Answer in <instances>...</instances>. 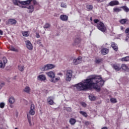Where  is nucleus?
<instances>
[{
    "instance_id": "nucleus-23",
    "label": "nucleus",
    "mask_w": 129,
    "mask_h": 129,
    "mask_svg": "<svg viewBox=\"0 0 129 129\" xmlns=\"http://www.w3.org/2000/svg\"><path fill=\"white\" fill-rule=\"evenodd\" d=\"M24 91L26 92V93H30V91H31V88H30V87L29 86H26L24 89Z\"/></svg>"
},
{
    "instance_id": "nucleus-22",
    "label": "nucleus",
    "mask_w": 129,
    "mask_h": 129,
    "mask_svg": "<svg viewBox=\"0 0 129 129\" xmlns=\"http://www.w3.org/2000/svg\"><path fill=\"white\" fill-rule=\"evenodd\" d=\"M69 122H70V123H71V124L73 125V124H75V123H76V119L73 118H71L70 119Z\"/></svg>"
},
{
    "instance_id": "nucleus-45",
    "label": "nucleus",
    "mask_w": 129,
    "mask_h": 129,
    "mask_svg": "<svg viewBox=\"0 0 129 129\" xmlns=\"http://www.w3.org/2000/svg\"><path fill=\"white\" fill-rule=\"evenodd\" d=\"M4 85H5V83H2L0 84V89H2Z\"/></svg>"
},
{
    "instance_id": "nucleus-24",
    "label": "nucleus",
    "mask_w": 129,
    "mask_h": 129,
    "mask_svg": "<svg viewBox=\"0 0 129 129\" xmlns=\"http://www.w3.org/2000/svg\"><path fill=\"white\" fill-rule=\"evenodd\" d=\"M80 42H81V38H80V37L77 38L75 40V43L76 45H78V44H79V43H80Z\"/></svg>"
},
{
    "instance_id": "nucleus-9",
    "label": "nucleus",
    "mask_w": 129,
    "mask_h": 129,
    "mask_svg": "<svg viewBox=\"0 0 129 129\" xmlns=\"http://www.w3.org/2000/svg\"><path fill=\"white\" fill-rule=\"evenodd\" d=\"M26 47L28 50H33V45L31 43V41L27 40L25 41Z\"/></svg>"
},
{
    "instance_id": "nucleus-48",
    "label": "nucleus",
    "mask_w": 129,
    "mask_h": 129,
    "mask_svg": "<svg viewBox=\"0 0 129 129\" xmlns=\"http://www.w3.org/2000/svg\"><path fill=\"white\" fill-rule=\"evenodd\" d=\"M66 109L67 111H69V112L71 111V108L70 107L67 108Z\"/></svg>"
},
{
    "instance_id": "nucleus-57",
    "label": "nucleus",
    "mask_w": 129,
    "mask_h": 129,
    "mask_svg": "<svg viewBox=\"0 0 129 129\" xmlns=\"http://www.w3.org/2000/svg\"><path fill=\"white\" fill-rule=\"evenodd\" d=\"M0 22H1V19H0Z\"/></svg>"
},
{
    "instance_id": "nucleus-13",
    "label": "nucleus",
    "mask_w": 129,
    "mask_h": 129,
    "mask_svg": "<svg viewBox=\"0 0 129 129\" xmlns=\"http://www.w3.org/2000/svg\"><path fill=\"white\" fill-rule=\"evenodd\" d=\"M119 3H118V1H112L109 3V5L111 7H113V6H117V5H119Z\"/></svg>"
},
{
    "instance_id": "nucleus-40",
    "label": "nucleus",
    "mask_w": 129,
    "mask_h": 129,
    "mask_svg": "<svg viewBox=\"0 0 129 129\" xmlns=\"http://www.w3.org/2000/svg\"><path fill=\"white\" fill-rule=\"evenodd\" d=\"M3 61L4 64H7V62H8V60L7 59V58L6 57H4L3 58Z\"/></svg>"
},
{
    "instance_id": "nucleus-20",
    "label": "nucleus",
    "mask_w": 129,
    "mask_h": 129,
    "mask_svg": "<svg viewBox=\"0 0 129 129\" xmlns=\"http://www.w3.org/2000/svg\"><path fill=\"white\" fill-rule=\"evenodd\" d=\"M101 53L103 55H106V54H107V53H108V49H107V48H103L101 50Z\"/></svg>"
},
{
    "instance_id": "nucleus-2",
    "label": "nucleus",
    "mask_w": 129,
    "mask_h": 129,
    "mask_svg": "<svg viewBox=\"0 0 129 129\" xmlns=\"http://www.w3.org/2000/svg\"><path fill=\"white\" fill-rule=\"evenodd\" d=\"M32 3L34 6H39V3L36 0H27L25 1H20L18 0H13V4L15 6H20V5H30Z\"/></svg>"
},
{
    "instance_id": "nucleus-3",
    "label": "nucleus",
    "mask_w": 129,
    "mask_h": 129,
    "mask_svg": "<svg viewBox=\"0 0 129 129\" xmlns=\"http://www.w3.org/2000/svg\"><path fill=\"white\" fill-rule=\"evenodd\" d=\"M94 22L95 24H97L96 27L98 30L101 31V32H103V33H105L106 31V27L104 25V24L103 23L99 21L98 19H94Z\"/></svg>"
},
{
    "instance_id": "nucleus-18",
    "label": "nucleus",
    "mask_w": 129,
    "mask_h": 129,
    "mask_svg": "<svg viewBox=\"0 0 129 129\" xmlns=\"http://www.w3.org/2000/svg\"><path fill=\"white\" fill-rule=\"evenodd\" d=\"M121 68L124 71H126L127 72H129V67L126 64H122Z\"/></svg>"
},
{
    "instance_id": "nucleus-31",
    "label": "nucleus",
    "mask_w": 129,
    "mask_h": 129,
    "mask_svg": "<svg viewBox=\"0 0 129 129\" xmlns=\"http://www.w3.org/2000/svg\"><path fill=\"white\" fill-rule=\"evenodd\" d=\"M102 62V59H96L95 60V63L96 64H100Z\"/></svg>"
},
{
    "instance_id": "nucleus-21",
    "label": "nucleus",
    "mask_w": 129,
    "mask_h": 129,
    "mask_svg": "<svg viewBox=\"0 0 129 129\" xmlns=\"http://www.w3.org/2000/svg\"><path fill=\"white\" fill-rule=\"evenodd\" d=\"M27 118L29 122V123L30 124V126H31L32 125V117L29 114H27Z\"/></svg>"
},
{
    "instance_id": "nucleus-5",
    "label": "nucleus",
    "mask_w": 129,
    "mask_h": 129,
    "mask_svg": "<svg viewBox=\"0 0 129 129\" xmlns=\"http://www.w3.org/2000/svg\"><path fill=\"white\" fill-rule=\"evenodd\" d=\"M19 7L20 8H22V9H28V10H29L27 11V12H28V13H29L30 14H32V13L34 12L33 5H29V4L22 5H20Z\"/></svg>"
},
{
    "instance_id": "nucleus-4",
    "label": "nucleus",
    "mask_w": 129,
    "mask_h": 129,
    "mask_svg": "<svg viewBox=\"0 0 129 129\" xmlns=\"http://www.w3.org/2000/svg\"><path fill=\"white\" fill-rule=\"evenodd\" d=\"M73 73V72H72L71 70H67L64 75V78H65L66 81H68V82L71 81V80L72 79Z\"/></svg>"
},
{
    "instance_id": "nucleus-8",
    "label": "nucleus",
    "mask_w": 129,
    "mask_h": 129,
    "mask_svg": "<svg viewBox=\"0 0 129 129\" xmlns=\"http://www.w3.org/2000/svg\"><path fill=\"white\" fill-rule=\"evenodd\" d=\"M29 114L30 115H35V105L34 104H32L30 106V110L29 112Z\"/></svg>"
},
{
    "instance_id": "nucleus-55",
    "label": "nucleus",
    "mask_w": 129,
    "mask_h": 129,
    "mask_svg": "<svg viewBox=\"0 0 129 129\" xmlns=\"http://www.w3.org/2000/svg\"><path fill=\"white\" fill-rule=\"evenodd\" d=\"M58 75H62V73H60L59 74H58Z\"/></svg>"
},
{
    "instance_id": "nucleus-29",
    "label": "nucleus",
    "mask_w": 129,
    "mask_h": 129,
    "mask_svg": "<svg viewBox=\"0 0 129 129\" xmlns=\"http://www.w3.org/2000/svg\"><path fill=\"white\" fill-rule=\"evenodd\" d=\"M121 7L119 8H114L113 9L114 12H115V13H118L119 12H121Z\"/></svg>"
},
{
    "instance_id": "nucleus-26",
    "label": "nucleus",
    "mask_w": 129,
    "mask_h": 129,
    "mask_svg": "<svg viewBox=\"0 0 129 129\" xmlns=\"http://www.w3.org/2000/svg\"><path fill=\"white\" fill-rule=\"evenodd\" d=\"M127 21V19H121L119 21V23L120 24H121L122 25H124V24H125Z\"/></svg>"
},
{
    "instance_id": "nucleus-32",
    "label": "nucleus",
    "mask_w": 129,
    "mask_h": 129,
    "mask_svg": "<svg viewBox=\"0 0 129 129\" xmlns=\"http://www.w3.org/2000/svg\"><path fill=\"white\" fill-rule=\"evenodd\" d=\"M18 69L20 70V71H24V70H25V67L24 66H19Z\"/></svg>"
},
{
    "instance_id": "nucleus-17",
    "label": "nucleus",
    "mask_w": 129,
    "mask_h": 129,
    "mask_svg": "<svg viewBox=\"0 0 129 129\" xmlns=\"http://www.w3.org/2000/svg\"><path fill=\"white\" fill-rule=\"evenodd\" d=\"M8 22L9 24H11V25H16L17 24V20L14 19H10L8 20Z\"/></svg>"
},
{
    "instance_id": "nucleus-12",
    "label": "nucleus",
    "mask_w": 129,
    "mask_h": 129,
    "mask_svg": "<svg viewBox=\"0 0 129 129\" xmlns=\"http://www.w3.org/2000/svg\"><path fill=\"white\" fill-rule=\"evenodd\" d=\"M46 75L49 77V78H52L53 77H55V73L50 71L46 73Z\"/></svg>"
},
{
    "instance_id": "nucleus-33",
    "label": "nucleus",
    "mask_w": 129,
    "mask_h": 129,
    "mask_svg": "<svg viewBox=\"0 0 129 129\" xmlns=\"http://www.w3.org/2000/svg\"><path fill=\"white\" fill-rule=\"evenodd\" d=\"M22 35L24 37H29V33L28 31H24L22 33Z\"/></svg>"
},
{
    "instance_id": "nucleus-49",
    "label": "nucleus",
    "mask_w": 129,
    "mask_h": 129,
    "mask_svg": "<svg viewBox=\"0 0 129 129\" xmlns=\"http://www.w3.org/2000/svg\"><path fill=\"white\" fill-rule=\"evenodd\" d=\"M41 43V41H37V44H40V46H41V47H43V44Z\"/></svg>"
},
{
    "instance_id": "nucleus-41",
    "label": "nucleus",
    "mask_w": 129,
    "mask_h": 129,
    "mask_svg": "<svg viewBox=\"0 0 129 129\" xmlns=\"http://www.w3.org/2000/svg\"><path fill=\"white\" fill-rule=\"evenodd\" d=\"M60 7H61V8H64L66 9V8H67V5H66V4L65 3H61Z\"/></svg>"
},
{
    "instance_id": "nucleus-50",
    "label": "nucleus",
    "mask_w": 129,
    "mask_h": 129,
    "mask_svg": "<svg viewBox=\"0 0 129 129\" xmlns=\"http://www.w3.org/2000/svg\"><path fill=\"white\" fill-rule=\"evenodd\" d=\"M85 124L86 125H89V122H88V121H86V122H85Z\"/></svg>"
},
{
    "instance_id": "nucleus-35",
    "label": "nucleus",
    "mask_w": 129,
    "mask_h": 129,
    "mask_svg": "<svg viewBox=\"0 0 129 129\" xmlns=\"http://www.w3.org/2000/svg\"><path fill=\"white\" fill-rule=\"evenodd\" d=\"M10 50L13 51V52H18V49L14 47V46H11L10 47Z\"/></svg>"
},
{
    "instance_id": "nucleus-1",
    "label": "nucleus",
    "mask_w": 129,
    "mask_h": 129,
    "mask_svg": "<svg viewBox=\"0 0 129 129\" xmlns=\"http://www.w3.org/2000/svg\"><path fill=\"white\" fill-rule=\"evenodd\" d=\"M104 81L100 76L95 75H92L89 78L84 80V81L73 85V87H76L78 91H87L91 88H94L98 92L100 91V87L103 86Z\"/></svg>"
},
{
    "instance_id": "nucleus-15",
    "label": "nucleus",
    "mask_w": 129,
    "mask_h": 129,
    "mask_svg": "<svg viewBox=\"0 0 129 129\" xmlns=\"http://www.w3.org/2000/svg\"><path fill=\"white\" fill-rule=\"evenodd\" d=\"M47 102L50 105H53V104H54V101H53L52 97H49L47 99Z\"/></svg>"
},
{
    "instance_id": "nucleus-52",
    "label": "nucleus",
    "mask_w": 129,
    "mask_h": 129,
    "mask_svg": "<svg viewBox=\"0 0 129 129\" xmlns=\"http://www.w3.org/2000/svg\"><path fill=\"white\" fill-rule=\"evenodd\" d=\"M124 28H123V27L122 26H120V30L121 31H122V30H123Z\"/></svg>"
},
{
    "instance_id": "nucleus-47",
    "label": "nucleus",
    "mask_w": 129,
    "mask_h": 129,
    "mask_svg": "<svg viewBox=\"0 0 129 129\" xmlns=\"http://www.w3.org/2000/svg\"><path fill=\"white\" fill-rule=\"evenodd\" d=\"M36 38H40V35L38 33H36Z\"/></svg>"
},
{
    "instance_id": "nucleus-25",
    "label": "nucleus",
    "mask_w": 129,
    "mask_h": 129,
    "mask_svg": "<svg viewBox=\"0 0 129 129\" xmlns=\"http://www.w3.org/2000/svg\"><path fill=\"white\" fill-rule=\"evenodd\" d=\"M121 8H122L123 11H124V12H125L126 13H128L129 12V8H127V7L124 6H122L121 7Z\"/></svg>"
},
{
    "instance_id": "nucleus-56",
    "label": "nucleus",
    "mask_w": 129,
    "mask_h": 129,
    "mask_svg": "<svg viewBox=\"0 0 129 129\" xmlns=\"http://www.w3.org/2000/svg\"><path fill=\"white\" fill-rule=\"evenodd\" d=\"M15 129H18V128L16 127Z\"/></svg>"
},
{
    "instance_id": "nucleus-11",
    "label": "nucleus",
    "mask_w": 129,
    "mask_h": 129,
    "mask_svg": "<svg viewBox=\"0 0 129 129\" xmlns=\"http://www.w3.org/2000/svg\"><path fill=\"white\" fill-rule=\"evenodd\" d=\"M46 79V76L44 75H40L38 77V80H39V81H45Z\"/></svg>"
},
{
    "instance_id": "nucleus-27",
    "label": "nucleus",
    "mask_w": 129,
    "mask_h": 129,
    "mask_svg": "<svg viewBox=\"0 0 129 129\" xmlns=\"http://www.w3.org/2000/svg\"><path fill=\"white\" fill-rule=\"evenodd\" d=\"M89 99L91 101H93L95 100L96 98H95V96H94L93 95H89Z\"/></svg>"
},
{
    "instance_id": "nucleus-10",
    "label": "nucleus",
    "mask_w": 129,
    "mask_h": 129,
    "mask_svg": "<svg viewBox=\"0 0 129 129\" xmlns=\"http://www.w3.org/2000/svg\"><path fill=\"white\" fill-rule=\"evenodd\" d=\"M60 19L61 21H63V22H66L68 21V16L66 15H61L60 16Z\"/></svg>"
},
{
    "instance_id": "nucleus-44",
    "label": "nucleus",
    "mask_w": 129,
    "mask_h": 129,
    "mask_svg": "<svg viewBox=\"0 0 129 129\" xmlns=\"http://www.w3.org/2000/svg\"><path fill=\"white\" fill-rule=\"evenodd\" d=\"M128 39H129V34H127L125 37V41H126V42H127V41H128Z\"/></svg>"
},
{
    "instance_id": "nucleus-16",
    "label": "nucleus",
    "mask_w": 129,
    "mask_h": 129,
    "mask_svg": "<svg viewBox=\"0 0 129 129\" xmlns=\"http://www.w3.org/2000/svg\"><path fill=\"white\" fill-rule=\"evenodd\" d=\"M112 67L116 70V71H119L120 70V68L119 67V66L116 64H112Z\"/></svg>"
},
{
    "instance_id": "nucleus-19",
    "label": "nucleus",
    "mask_w": 129,
    "mask_h": 129,
    "mask_svg": "<svg viewBox=\"0 0 129 129\" xmlns=\"http://www.w3.org/2000/svg\"><path fill=\"white\" fill-rule=\"evenodd\" d=\"M59 80H60L59 77L56 78L55 77H52V78L51 79L50 82H53L55 83V82H57V81H59Z\"/></svg>"
},
{
    "instance_id": "nucleus-39",
    "label": "nucleus",
    "mask_w": 129,
    "mask_h": 129,
    "mask_svg": "<svg viewBox=\"0 0 129 129\" xmlns=\"http://www.w3.org/2000/svg\"><path fill=\"white\" fill-rule=\"evenodd\" d=\"M87 9L88 10H90V11H91V10H92V9H93V6H92V5H87Z\"/></svg>"
},
{
    "instance_id": "nucleus-58",
    "label": "nucleus",
    "mask_w": 129,
    "mask_h": 129,
    "mask_svg": "<svg viewBox=\"0 0 129 129\" xmlns=\"http://www.w3.org/2000/svg\"><path fill=\"white\" fill-rule=\"evenodd\" d=\"M0 38H1V36H0Z\"/></svg>"
},
{
    "instance_id": "nucleus-42",
    "label": "nucleus",
    "mask_w": 129,
    "mask_h": 129,
    "mask_svg": "<svg viewBox=\"0 0 129 129\" xmlns=\"http://www.w3.org/2000/svg\"><path fill=\"white\" fill-rule=\"evenodd\" d=\"M5 104L4 102H2L0 103V107L1 108H4L5 107Z\"/></svg>"
},
{
    "instance_id": "nucleus-43",
    "label": "nucleus",
    "mask_w": 129,
    "mask_h": 129,
    "mask_svg": "<svg viewBox=\"0 0 129 129\" xmlns=\"http://www.w3.org/2000/svg\"><path fill=\"white\" fill-rule=\"evenodd\" d=\"M81 104L83 106V107H86V103H85L84 102H82L81 103Z\"/></svg>"
},
{
    "instance_id": "nucleus-14",
    "label": "nucleus",
    "mask_w": 129,
    "mask_h": 129,
    "mask_svg": "<svg viewBox=\"0 0 129 129\" xmlns=\"http://www.w3.org/2000/svg\"><path fill=\"white\" fill-rule=\"evenodd\" d=\"M111 46L113 49L114 51H117L118 50V47L117 46V44L115 42H112Z\"/></svg>"
},
{
    "instance_id": "nucleus-30",
    "label": "nucleus",
    "mask_w": 129,
    "mask_h": 129,
    "mask_svg": "<svg viewBox=\"0 0 129 129\" xmlns=\"http://www.w3.org/2000/svg\"><path fill=\"white\" fill-rule=\"evenodd\" d=\"M80 114H82V115H83V116H85V117H87V113H86V112L80 111Z\"/></svg>"
},
{
    "instance_id": "nucleus-53",
    "label": "nucleus",
    "mask_w": 129,
    "mask_h": 129,
    "mask_svg": "<svg viewBox=\"0 0 129 129\" xmlns=\"http://www.w3.org/2000/svg\"><path fill=\"white\" fill-rule=\"evenodd\" d=\"M90 21H92V17H90Z\"/></svg>"
},
{
    "instance_id": "nucleus-46",
    "label": "nucleus",
    "mask_w": 129,
    "mask_h": 129,
    "mask_svg": "<svg viewBox=\"0 0 129 129\" xmlns=\"http://www.w3.org/2000/svg\"><path fill=\"white\" fill-rule=\"evenodd\" d=\"M96 2L97 3H102L104 2V0H96Z\"/></svg>"
},
{
    "instance_id": "nucleus-54",
    "label": "nucleus",
    "mask_w": 129,
    "mask_h": 129,
    "mask_svg": "<svg viewBox=\"0 0 129 129\" xmlns=\"http://www.w3.org/2000/svg\"><path fill=\"white\" fill-rule=\"evenodd\" d=\"M54 17H57V14H55V15H54Z\"/></svg>"
},
{
    "instance_id": "nucleus-37",
    "label": "nucleus",
    "mask_w": 129,
    "mask_h": 129,
    "mask_svg": "<svg viewBox=\"0 0 129 129\" xmlns=\"http://www.w3.org/2000/svg\"><path fill=\"white\" fill-rule=\"evenodd\" d=\"M5 63H3V61L0 60V68H5Z\"/></svg>"
},
{
    "instance_id": "nucleus-6",
    "label": "nucleus",
    "mask_w": 129,
    "mask_h": 129,
    "mask_svg": "<svg viewBox=\"0 0 129 129\" xmlns=\"http://www.w3.org/2000/svg\"><path fill=\"white\" fill-rule=\"evenodd\" d=\"M55 68V66L53 64H47L45 65L43 68H42V71H47V70H50V69H53Z\"/></svg>"
},
{
    "instance_id": "nucleus-28",
    "label": "nucleus",
    "mask_w": 129,
    "mask_h": 129,
    "mask_svg": "<svg viewBox=\"0 0 129 129\" xmlns=\"http://www.w3.org/2000/svg\"><path fill=\"white\" fill-rule=\"evenodd\" d=\"M9 101L11 104H13V103H14L15 102V98L13 97H11L9 98Z\"/></svg>"
},
{
    "instance_id": "nucleus-36",
    "label": "nucleus",
    "mask_w": 129,
    "mask_h": 129,
    "mask_svg": "<svg viewBox=\"0 0 129 129\" xmlns=\"http://www.w3.org/2000/svg\"><path fill=\"white\" fill-rule=\"evenodd\" d=\"M44 29H49L50 28V24L49 23H46L44 26Z\"/></svg>"
},
{
    "instance_id": "nucleus-38",
    "label": "nucleus",
    "mask_w": 129,
    "mask_h": 129,
    "mask_svg": "<svg viewBox=\"0 0 129 129\" xmlns=\"http://www.w3.org/2000/svg\"><path fill=\"white\" fill-rule=\"evenodd\" d=\"M110 101H111V102H112V103H116V99L113 98H111L110 99Z\"/></svg>"
},
{
    "instance_id": "nucleus-7",
    "label": "nucleus",
    "mask_w": 129,
    "mask_h": 129,
    "mask_svg": "<svg viewBox=\"0 0 129 129\" xmlns=\"http://www.w3.org/2000/svg\"><path fill=\"white\" fill-rule=\"evenodd\" d=\"M81 60H82V57L79 56L78 58L74 59L73 60V63L74 65H78L80 63H81Z\"/></svg>"
},
{
    "instance_id": "nucleus-51",
    "label": "nucleus",
    "mask_w": 129,
    "mask_h": 129,
    "mask_svg": "<svg viewBox=\"0 0 129 129\" xmlns=\"http://www.w3.org/2000/svg\"><path fill=\"white\" fill-rule=\"evenodd\" d=\"M3 34H4V32H3V31L0 30V35H2Z\"/></svg>"
},
{
    "instance_id": "nucleus-34",
    "label": "nucleus",
    "mask_w": 129,
    "mask_h": 129,
    "mask_svg": "<svg viewBox=\"0 0 129 129\" xmlns=\"http://www.w3.org/2000/svg\"><path fill=\"white\" fill-rule=\"evenodd\" d=\"M121 60H122V61H125L126 62H127V61H129V56H126L124 57H122Z\"/></svg>"
}]
</instances>
